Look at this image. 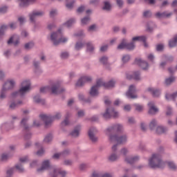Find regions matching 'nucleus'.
<instances>
[{
    "instance_id": "1",
    "label": "nucleus",
    "mask_w": 177,
    "mask_h": 177,
    "mask_svg": "<svg viewBox=\"0 0 177 177\" xmlns=\"http://www.w3.org/2000/svg\"><path fill=\"white\" fill-rule=\"evenodd\" d=\"M149 165L152 169H164L165 168V162L162 160L161 154L153 153L149 160Z\"/></svg>"
},
{
    "instance_id": "2",
    "label": "nucleus",
    "mask_w": 177,
    "mask_h": 177,
    "mask_svg": "<svg viewBox=\"0 0 177 177\" xmlns=\"http://www.w3.org/2000/svg\"><path fill=\"white\" fill-rule=\"evenodd\" d=\"M39 118L44 122L45 128H50V127H52V122H53V121L62 118V113L57 112L54 115L40 114Z\"/></svg>"
},
{
    "instance_id": "3",
    "label": "nucleus",
    "mask_w": 177,
    "mask_h": 177,
    "mask_svg": "<svg viewBox=\"0 0 177 177\" xmlns=\"http://www.w3.org/2000/svg\"><path fill=\"white\" fill-rule=\"evenodd\" d=\"M63 34L62 33V29H58L57 32H54L50 35V39L55 45V46H57L60 45V44H65L67 42L68 39L66 37H62Z\"/></svg>"
},
{
    "instance_id": "4",
    "label": "nucleus",
    "mask_w": 177,
    "mask_h": 177,
    "mask_svg": "<svg viewBox=\"0 0 177 177\" xmlns=\"http://www.w3.org/2000/svg\"><path fill=\"white\" fill-rule=\"evenodd\" d=\"M21 86L22 87L19 90L11 93L12 97H17L19 95L21 97L24 96L26 93L30 91V87L31 86L30 81L25 80L22 82Z\"/></svg>"
},
{
    "instance_id": "5",
    "label": "nucleus",
    "mask_w": 177,
    "mask_h": 177,
    "mask_svg": "<svg viewBox=\"0 0 177 177\" xmlns=\"http://www.w3.org/2000/svg\"><path fill=\"white\" fill-rule=\"evenodd\" d=\"M28 118H24L20 122V126L23 128V131H24V139L26 140H28V139H31V126L28 125Z\"/></svg>"
},
{
    "instance_id": "6",
    "label": "nucleus",
    "mask_w": 177,
    "mask_h": 177,
    "mask_svg": "<svg viewBox=\"0 0 177 177\" xmlns=\"http://www.w3.org/2000/svg\"><path fill=\"white\" fill-rule=\"evenodd\" d=\"M109 139L111 142H117L118 145H125V143L128 142V136H127V134H123L122 136L111 134L109 135Z\"/></svg>"
},
{
    "instance_id": "7",
    "label": "nucleus",
    "mask_w": 177,
    "mask_h": 177,
    "mask_svg": "<svg viewBox=\"0 0 177 177\" xmlns=\"http://www.w3.org/2000/svg\"><path fill=\"white\" fill-rule=\"evenodd\" d=\"M136 93V88L135 85L131 84L129 87V90L126 92V96L128 99H138V95Z\"/></svg>"
},
{
    "instance_id": "8",
    "label": "nucleus",
    "mask_w": 177,
    "mask_h": 177,
    "mask_svg": "<svg viewBox=\"0 0 177 177\" xmlns=\"http://www.w3.org/2000/svg\"><path fill=\"white\" fill-rule=\"evenodd\" d=\"M50 91L53 95H61V93H63V92H66V88H60V84H55L51 86Z\"/></svg>"
},
{
    "instance_id": "9",
    "label": "nucleus",
    "mask_w": 177,
    "mask_h": 177,
    "mask_svg": "<svg viewBox=\"0 0 177 177\" xmlns=\"http://www.w3.org/2000/svg\"><path fill=\"white\" fill-rule=\"evenodd\" d=\"M148 107H149L148 114H149V115H156V114H157L158 111H160L158 108L156 106V105L154 104V102H153L148 103Z\"/></svg>"
},
{
    "instance_id": "10",
    "label": "nucleus",
    "mask_w": 177,
    "mask_h": 177,
    "mask_svg": "<svg viewBox=\"0 0 177 177\" xmlns=\"http://www.w3.org/2000/svg\"><path fill=\"white\" fill-rule=\"evenodd\" d=\"M44 15H45V12H44V11L34 10L30 14H29L30 21L32 23H34V21H35L36 17H42Z\"/></svg>"
},
{
    "instance_id": "11",
    "label": "nucleus",
    "mask_w": 177,
    "mask_h": 177,
    "mask_svg": "<svg viewBox=\"0 0 177 177\" xmlns=\"http://www.w3.org/2000/svg\"><path fill=\"white\" fill-rule=\"evenodd\" d=\"M86 82H92V77L83 76L80 77L76 83V86H84Z\"/></svg>"
},
{
    "instance_id": "12",
    "label": "nucleus",
    "mask_w": 177,
    "mask_h": 177,
    "mask_svg": "<svg viewBox=\"0 0 177 177\" xmlns=\"http://www.w3.org/2000/svg\"><path fill=\"white\" fill-rule=\"evenodd\" d=\"M15 84L16 82L13 80H8L4 83L1 89L8 92V91H10V89H13V88H15Z\"/></svg>"
},
{
    "instance_id": "13",
    "label": "nucleus",
    "mask_w": 177,
    "mask_h": 177,
    "mask_svg": "<svg viewBox=\"0 0 177 177\" xmlns=\"http://www.w3.org/2000/svg\"><path fill=\"white\" fill-rule=\"evenodd\" d=\"M135 64L141 67L142 70H147L149 68V63L147 62L142 60V59H135Z\"/></svg>"
},
{
    "instance_id": "14",
    "label": "nucleus",
    "mask_w": 177,
    "mask_h": 177,
    "mask_svg": "<svg viewBox=\"0 0 177 177\" xmlns=\"http://www.w3.org/2000/svg\"><path fill=\"white\" fill-rule=\"evenodd\" d=\"M172 15H174V13L172 12L167 13V11H165L162 12H158L155 14V17H156V19H158L160 20L161 19H169V17H171Z\"/></svg>"
},
{
    "instance_id": "15",
    "label": "nucleus",
    "mask_w": 177,
    "mask_h": 177,
    "mask_svg": "<svg viewBox=\"0 0 177 177\" xmlns=\"http://www.w3.org/2000/svg\"><path fill=\"white\" fill-rule=\"evenodd\" d=\"M127 79L130 80H135V81H140V72L137 71L133 72V75L127 74Z\"/></svg>"
},
{
    "instance_id": "16",
    "label": "nucleus",
    "mask_w": 177,
    "mask_h": 177,
    "mask_svg": "<svg viewBox=\"0 0 177 177\" xmlns=\"http://www.w3.org/2000/svg\"><path fill=\"white\" fill-rule=\"evenodd\" d=\"M100 62L105 66L106 70H111V67H110V64L109 63V57L103 56L100 59Z\"/></svg>"
},
{
    "instance_id": "17",
    "label": "nucleus",
    "mask_w": 177,
    "mask_h": 177,
    "mask_svg": "<svg viewBox=\"0 0 177 177\" xmlns=\"http://www.w3.org/2000/svg\"><path fill=\"white\" fill-rule=\"evenodd\" d=\"M49 168H50V162L49 160H44L41 164V167L37 169V172H42V171L49 169Z\"/></svg>"
},
{
    "instance_id": "18",
    "label": "nucleus",
    "mask_w": 177,
    "mask_h": 177,
    "mask_svg": "<svg viewBox=\"0 0 177 177\" xmlns=\"http://www.w3.org/2000/svg\"><path fill=\"white\" fill-rule=\"evenodd\" d=\"M154 28H157V25H156L153 21H148L146 26V32H153V31H154Z\"/></svg>"
},
{
    "instance_id": "19",
    "label": "nucleus",
    "mask_w": 177,
    "mask_h": 177,
    "mask_svg": "<svg viewBox=\"0 0 177 177\" xmlns=\"http://www.w3.org/2000/svg\"><path fill=\"white\" fill-rule=\"evenodd\" d=\"M147 91L151 93L153 97H158L161 95V90L158 88L149 87L147 88Z\"/></svg>"
},
{
    "instance_id": "20",
    "label": "nucleus",
    "mask_w": 177,
    "mask_h": 177,
    "mask_svg": "<svg viewBox=\"0 0 177 177\" xmlns=\"http://www.w3.org/2000/svg\"><path fill=\"white\" fill-rule=\"evenodd\" d=\"M80 131H81V126L77 125L70 132L69 135L72 136V138H78V136H80Z\"/></svg>"
},
{
    "instance_id": "21",
    "label": "nucleus",
    "mask_w": 177,
    "mask_h": 177,
    "mask_svg": "<svg viewBox=\"0 0 177 177\" xmlns=\"http://www.w3.org/2000/svg\"><path fill=\"white\" fill-rule=\"evenodd\" d=\"M140 157L138 156H136L134 157H130V158H126L124 159L125 162L127 164H130V165H133V164H135V162H137V161H139Z\"/></svg>"
},
{
    "instance_id": "22",
    "label": "nucleus",
    "mask_w": 177,
    "mask_h": 177,
    "mask_svg": "<svg viewBox=\"0 0 177 177\" xmlns=\"http://www.w3.org/2000/svg\"><path fill=\"white\" fill-rule=\"evenodd\" d=\"M20 1L19 6L20 8H27L28 5L35 3V0H19Z\"/></svg>"
},
{
    "instance_id": "23",
    "label": "nucleus",
    "mask_w": 177,
    "mask_h": 177,
    "mask_svg": "<svg viewBox=\"0 0 177 177\" xmlns=\"http://www.w3.org/2000/svg\"><path fill=\"white\" fill-rule=\"evenodd\" d=\"M88 138L93 143H96V142H97L98 138L93 133V128L88 130Z\"/></svg>"
},
{
    "instance_id": "24",
    "label": "nucleus",
    "mask_w": 177,
    "mask_h": 177,
    "mask_svg": "<svg viewBox=\"0 0 177 177\" xmlns=\"http://www.w3.org/2000/svg\"><path fill=\"white\" fill-rule=\"evenodd\" d=\"M33 100L35 103H37L38 104H41L42 106H45L46 101L44 99L41 98V95L39 94H37L34 96Z\"/></svg>"
},
{
    "instance_id": "25",
    "label": "nucleus",
    "mask_w": 177,
    "mask_h": 177,
    "mask_svg": "<svg viewBox=\"0 0 177 177\" xmlns=\"http://www.w3.org/2000/svg\"><path fill=\"white\" fill-rule=\"evenodd\" d=\"M101 115H102L104 120H111V107L106 108L105 112L103 113H101Z\"/></svg>"
},
{
    "instance_id": "26",
    "label": "nucleus",
    "mask_w": 177,
    "mask_h": 177,
    "mask_svg": "<svg viewBox=\"0 0 177 177\" xmlns=\"http://www.w3.org/2000/svg\"><path fill=\"white\" fill-rule=\"evenodd\" d=\"M103 6L102 8V10H106V12H111L112 9L111 3L109 1H103Z\"/></svg>"
},
{
    "instance_id": "27",
    "label": "nucleus",
    "mask_w": 177,
    "mask_h": 177,
    "mask_svg": "<svg viewBox=\"0 0 177 177\" xmlns=\"http://www.w3.org/2000/svg\"><path fill=\"white\" fill-rule=\"evenodd\" d=\"M41 62L39 61L33 60V66L35 67V73L38 74V73H42V70H41L40 67Z\"/></svg>"
},
{
    "instance_id": "28",
    "label": "nucleus",
    "mask_w": 177,
    "mask_h": 177,
    "mask_svg": "<svg viewBox=\"0 0 177 177\" xmlns=\"http://www.w3.org/2000/svg\"><path fill=\"white\" fill-rule=\"evenodd\" d=\"M15 35H14L10 37L7 41L8 45H12V44H13L14 46H17L19 44H20V40L19 39L13 41V39H15Z\"/></svg>"
},
{
    "instance_id": "29",
    "label": "nucleus",
    "mask_w": 177,
    "mask_h": 177,
    "mask_svg": "<svg viewBox=\"0 0 177 177\" xmlns=\"http://www.w3.org/2000/svg\"><path fill=\"white\" fill-rule=\"evenodd\" d=\"M136 48V45L135 44L134 41H131L129 43L126 41V50H129V52H132V50H135Z\"/></svg>"
},
{
    "instance_id": "30",
    "label": "nucleus",
    "mask_w": 177,
    "mask_h": 177,
    "mask_svg": "<svg viewBox=\"0 0 177 177\" xmlns=\"http://www.w3.org/2000/svg\"><path fill=\"white\" fill-rule=\"evenodd\" d=\"M99 89L95 86H93L90 90V96H92L93 97H95L96 96H99V91H97Z\"/></svg>"
},
{
    "instance_id": "31",
    "label": "nucleus",
    "mask_w": 177,
    "mask_h": 177,
    "mask_svg": "<svg viewBox=\"0 0 177 177\" xmlns=\"http://www.w3.org/2000/svg\"><path fill=\"white\" fill-rule=\"evenodd\" d=\"M14 168H15V171H16L17 169L19 174H24L25 169L22 163H17V165H15Z\"/></svg>"
},
{
    "instance_id": "32",
    "label": "nucleus",
    "mask_w": 177,
    "mask_h": 177,
    "mask_svg": "<svg viewBox=\"0 0 177 177\" xmlns=\"http://www.w3.org/2000/svg\"><path fill=\"white\" fill-rule=\"evenodd\" d=\"M177 97V91L172 93V94H169V93H167L165 95V99L166 100H174V102H175V99H176Z\"/></svg>"
},
{
    "instance_id": "33",
    "label": "nucleus",
    "mask_w": 177,
    "mask_h": 177,
    "mask_svg": "<svg viewBox=\"0 0 177 177\" xmlns=\"http://www.w3.org/2000/svg\"><path fill=\"white\" fill-rule=\"evenodd\" d=\"M86 52H88L89 53H93V50H95V46L92 44V42L88 41L86 43Z\"/></svg>"
},
{
    "instance_id": "34",
    "label": "nucleus",
    "mask_w": 177,
    "mask_h": 177,
    "mask_svg": "<svg viewBox=\"0 0 177 177\" xmlns=\"http://www.w3.org/2000/svg\"><path fill=\"white\" fill-rule=\"evenodd\" d=\"M118 50H123V49H127V39H123L120 44L117 46Z\"/></svg>"
},
{
    "instance_id": "35",
    "label": "nucleus",
    "mask_w": 177,
    "mask_h": 177,
    "mask_svg": "<svg viewBox=\"0 0 177 177\" xmlns=\"http://www.w3.org/2000/svg\"><path fill=\"white\" fill-rule=\"evenodd\" d=\"M177 46V35L169 41V48H175Z\"/></svg>"
},
{
    "instance_id": "36",
    "label": "nucleus",
    "mask_w": 177,
    "mask_h": 177,
    "mask_svg": "<svg viewBox=\"0 0 177 177\" xmlns=\"http://www.w3.org/2000/svg\"><path fill=\"white\" fill-rule=\"evenodd\" d=\"M175 80H176V78L174 76H171L170 77L165 79V84L167 86H169V85L174 84Z\"/></svg>"
},
{
    "instance_id": "37",
    "label": "nucleus",
    "mask_w": 177,
    "mask_h": 177,
    "mask_svg": "<svg viewBox=\"0 0 177 177\" xmlns=\"http://www.w3.org/2000/svg\"><path fill=\"white\" fill-rule=\"evenodd\" d=\"M167 131H168V129H167L162 126H158L156 128V133H158V135H161L162 133H165V132H167Z\"/></svg>"
},
{
    "instance_id": "38",
    "label": "nucleus",
    "mask_w": 177,
    "mask_h": 177,
    "mask_svg": "<svg viewBox=\"0 0 177 177\" xmlns=\"http://www.w3.org/2000/svg\"><path fill=\"white\" fill-rule=\"evenodd\" d=\"M85 42L84 41H77L75 45V50H81L85 46Z\"/></svg>"
},
{
    "instance_id": "39",
    "label": "nucleus",
    "mask_w": 177,
    "mask_h": 177,
    "mask_svg": "<svg viewBox=\"0 0 177 177\" xmlns=\"http://www.w3.org/2000/svg\"><path fill=\"white\" fill-rule=\"evenodd\" d=\"M59 57L62 60H67L70 57V53L67 51H62L59 55Z\"/></svg>"
},
{
    "instance_id": "40",
    "label": "nucleus",
    "mask_w": 177,
    "mask_h": 177,
    "mask_svg": "<svg viewBox=\"0 0 177 177\" xmlns=\"http://www.w3.org/2000/svg\"><path fill=\"white\" fill-rule=\"evenodd\" d=\"M52 140H53V133L47 134L44 139V143H50V142H52Z\"/></svg>"
},
{
    "instance_id": "41",
    "label": "nucleus",
    "mask_w": 177,
    "mask_h": 177,
    "mask_svg": "<svg viewBox=\"0 0 177 177\" xmlns=\"http://www.w3.org/2000/svg\"><path fill=\"white\" fill-rule=\"evenodd\" d=\"M76 19L75 18H71L66 23L64 24V26H66L68 28H70L73 24H75Z\"/></svg>"
},
{
    "instance_id": "42",
    "label": "nucleus",
    "mask_w": 177,
    "mask_h": 177,
    "mask_svg": "<svg viewBox=\"0 0 177 177\" xmlns=\"http://www.w3.org/2000/svg\"><path fill=\"white\" fill-rule=\"evenodd\" d=\"M90 21H91V17L89 16L84 17L81 19L82 26H86L87 24H89Z\"/></svg>"
},
{
    "instance_id": "43",
    "label": "nucleus",
    "mask_w": 177,
    "mask_h": 177,
    "mask_svg": "<svg viewBox=\"0 0 177 177\" xmlns=\"http://www.w3.org/2000/svg\"><path fill=\"white\" fill-rule=\"evenodd\" d=\"M108 160H109L111 162H114V161H117L118 160V156L115 153H112L109 156Z\"/></svg>"
},
{
    "instance_id": "44",
    "label": "nucleus",
    "mask_w": 177,
    "mask_h": 177,
    "mask_svg": "<svg viewBox=\"0 0 177 177\" xmlns=\"http://www.w3.org/2000/svg\"><path fill=\"white\" fill-rule=\"evenodd\" d=\"M115 86V81L114 80H109L107 82H105V88H114Z\"/></svg>"
},
{
    "instance_id": "45",
    "label": "nucleus",
    "mask_w": 177,
    "mask_h": 177,
    "mask_svg": "<svg viewBox=\"0 0 177 177\" xmlns=\"http://www.w3.org/2000/svg\"><path fill=\"white\" fill-rule=\"evenodd\" d=\"M8 30L7 25H1L0 27V38H2L5 35V31Z\"/></svg>"
},
{
    "instance_id": "46",
    "label": "nucleus",
    "mask_w": 177,
    "mask_h": 177,
    "mask_svg": "<svg viewBox=\"0 0 177 177\" xmlns=\"http://www.w3.org/2000/svg\"><path fill=\"white\" fill-rule=\"evenodd\" d=\"M157 127V120L156 119H153L149 123V129L151 131H154Z\"/></svg>"
},
{
    "instance_id": "47",
    "label": "nucleus",
    "mask_w": 177,
    "mask_h": 177,
    "mask_svg": "<svg viewBox=\"0 0 177 177\" xmlns=\"http://www.w3.org/2000/svg\"><path fill=\"white\" fill-rule=\"evenodd\" d=\"M166 164H167L169 168L170 169H171V171H176V165H175V162H172V161H168L166 162Z\"/></svg>"
},
{
    "instance_id": "48",
    "label": "nucleus",
    "mask_w": 177,
    "mask_h": 177,
    "mask_svg": "<svg viewBox=\"0 0 177 177\" xmlns=\"http://www.w3.org/2000/svg\"><path fill=\"white\" fill-rule=\"evenodd\" d=\"M133 107H135L136 111H138V113H142V111H143L144 106L142 104H133Z\"/></svg>"
},
{
    "instance_id": "49",
    "label": "nucleus",
    "mask_w": 177,
    "mask_h": 177,
    "mask_svg": "<svg viewBox=\"0 0 177 177\" xmlns=\"http://www.w3.org/2000/svg\"><path fill=\"white\" fill-rule=\"evenodd\" d=\"M116 129H115V124H112L110 127H109L106 129V132L107 133H109L110 135V133H114V132H115Z\"/></svg>"
},
{
    "instance_id": "50",
    "label": "nucleus",
    "mask_w": 177,
    "mask_h": 177,
    "mask_svg": "<svg viewBox=\"0 0 177 177\" xmlns=\"http://www.w3.org/2000/svg\"><path fill=\"white\" fill-rule=\"evenodd\" d=\"M129 60H131V55H123L122 57V62L124 64H125L126 63H128V62H129Z\"/></svg>"
},
{
    "instance_id": "51",
    "label": "nucleus",
    "mask_w": 177,
    "mask_h": 177,
    "mask_svg": "<svg viewBox=\"0 0 177 177\" xmlns=\"http://www.w3.org/2000/svg\"><path fill=\"white\" fill-rule=\"evenodd\" d=\"M115 125L116 132H118V133H122V132H124V127L122 126V124H115Z\"/></svg>"
},
{
    "instance_id": "52",
    "label": "nucleus",
    "mask_w": 177,
    "mask_h": 177,
    "mask_svg": "<svg viewBox=\"0 0 177 177\" xmlns=\"http://www.w3.org/2000/svg\"><path fill=\"white\" fill-rule=\"evenodd\" d=\"M106 82L102 81V80L99 79L97 80L95 85L94 86H96L98 89L100 88V86H104L105 88Z\"/></svg>"
},
{
    "instance_id": "53",
    "label": "nucleus",
    "mask_w": 177,
    "mask_h": 177,
    "mask_svg": "<svg viewBox=\"0 0 177 177\" xmlns=\"http://www.w3.org/2000/svg\"><path fill=\"white\" fill-rule=\"evenodd\" d=\"M13 174H15V167H11L6 171V177H12Z\"/></svg>"
},
{
    "instance_id": "54",
    "label": "nucleus",
    "mask_w": 177,
    "mask_h": 177,
    "mask_svg": "<svg viewBox=\"0 0 177 177\" xmlns=\"http://www.w3.org/2000/svg\"><path fill=\"white\" fill-rule=\"evenodd\" d=\"M70 154H71L70 149H64L61 152V156L64 158L68 157Z\"/></svg>"
},
{
    "instance_id": "55",
    "label": "nucleus",
    "mask_w": 177,
    "mask_h": 177,
    "mask_svg": "<svg viewBox=\"0 0 177 177\" xmlns=\"http://www.w3.org/2000/svg\"><path fill=\"white\" fill-rule=\"evenodd\" d=\"M32 48H34V42L32 41L26 43L24 46V48L26 49V50H30V49H32Z\"/></svg>"
},
{
    "instance_id": "56",
    "label": "nucleus",
    "mask_w": 177,
    "mask_h": 177,
    "mask_svg": "<svg viewBox=\"0 0 177 177\" xmlns=\"http://www.w3.org/2000/svg\"><path fill=\"white\" fill-rule=\"evenodd\" d=\"M111 117L113 118H118V112L115 111L114 107H111Z\"/></svg>"
},
{
    "instance_id": "57",
    "label": "nucleus",
    "mask_w": 177,
    "mask_h": 177,
    "mask_svg": "<svg viewBox=\"0 0 177 177\" xmlns=\"http://www.w3.org/2000/svg\"><path fill=\"white\" fill-rule=\"evenodd\" d=\"M151 15H152L151 11L148 10L144 11L142 16L145 19H149V17H151Z\"/></svg>"
},
{
    "instance_id": "58",
    "label": "nucleus",
    "mask_w": 177,
    "mask_h": 177,
    "mask_svg": "<svg viewBox=\"0 0 177 177\" xmlns=\"http://www.w3.org/2000/svg\"><path fill=\"white\" fill-rule=\"evenodd\" d=\"M3 55V56H5V57H6L7 59H9V57L10 56V55H12V50L7 49L4 50Z\"/></svg>"
},
{
    "instance_id": "59",
    "label": "nucleus",
    "mask_w": 177,
    "mask_h": 177,
    "mask_svg": "<svg viewBox=\"0 0 177 177\" xmlns=\"http://www.w3.org/2000/svg\"><path fill=\"white\" fill-rule=\"evenodd\" d=\"M74 3H75V0H71V2L66 4V7L68 9H73L74 8Z\"/></svg>"
},
{
    "instance_id": "60",
    "label": "nucleus",
    "mask_w": 177,
    "mask_h": 177,
    "mask_svg": "<svg viewBox=\"0 0 177 177\" xmlns=\"http://www.w3.org/2000/svg\"><path fill=\"white\" fill-rule=\"evenodd\" d=\"M164 45L162 44H159L156 45V52H163L164 51Z\"/></svg>"
},
{
    "instance_id": "61",
    "label": "nucleus",
    "mask_w": 177,
    "mask_h": 177,
    "mask_svg": "<svg viewBox=\"0 0 177 177\" xmlns=\"http://www.w3.org/2000/svg\"><path fill=\"white\" fill-rule=\"evenodd\" d=\"M16 107H17V104L15 102H12L8 105V109L9 110H15Z\"/></svg>"
},
{
    "instance_id": "62",
    "label": "nucleus",
    "mask_w": 177,
    "mask_h": 177,
    "mask_svg": "<svg viewBox=\"0 0 177 177\" xmlns=\"http://www.w3.org/2000/svg\"><path fill=\"white\" fill-rule=\"evenodd\" d=\"M6 91L1 88V93H0V99L1 100H3V99H6Z\"/></svg>"
},
{
    "instance_id": "63",
    "label": "nucleus",
    "mask_w": 177,
    "mask_h": 177,
    "mask_svg": "<svg viewBox=\"0 0 177 177\" xmlns=\"http://www.w3.org/2000/svg\"><path fill=\"white\" fill-rule=\"evenodd\" d=\"M165 59L167 63H172V62H174V57L172 55H170V56L165 55Z\"/></svg>"
},
{
    "instance_id": "64",
    "label": "nucleus",
    "mask_w": 177,
    "mask_h": 177,
    "mask_svg": "<svg viewBox=\"0 0 177 177\" xmlns=\"http://www.w3.org/2000/svg\"><path fill=\"white\" fill-rule=\"evenodd\" d=\"M9 160V155L3 153L1 157V160L4 162Z\"/></svg>"
}]
</instances>
